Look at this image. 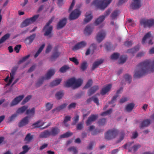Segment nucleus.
Here are the masks:
<instances>
[{"label":"nucleus","instance_id":"35","mask_svg":"<svg viewBox=\"0 0 154 154\" xmlns=\"http://www.w3.org/2000/svg\"><path fill=\"white\" fill-rule=\"evenodd\" d=\"M10 36V35L9 33H7L4 35L0 39V44L4 42L6 40L8 39Z\"/></svg>","mask_w":154,"mask_h":154},{"label":"nucleus","instance_id":"12","mask_svg":"<svg viewBox=\"0 0 154 154\" xmlns=\"http://www.w3.org/2000/svg\"><path fill=\"white\" fill-rule=\"evenodd\" d=\"M133 2L130 5L131 8L133 10L139 9L142 6V4L140 0H133Z\"/></svg>","mask_w":154,"mask_h":154},{"label":"nucleus","instance_id":"49","mask_svg":"<svg viewBox=\"0 0 154 154\" xmlns=\"http://www.w3.org/2000/svg\"><path fill=\"white\" fill-rule=\"evenodd\" d=\"M106 122V119L104 118H102L99 119L98 122V123L99 125H104Z\"/></svg>","mask_w":154,"mask_h":154},{"label":"nucleus","instance_id":"41","mask_svg":"<svg viewBox=\"0 0 154 154\" xmlns=\"http://www.w3.org/2000/svg\"><path fill=\"white\" fill-rule=\"evenodd\" d=\"M61 80L59 79L55 80L50 83V86L51 87H53L58 85L61 82Z\"/></svg>","mask_w":154,"mask_h":154},{"label":"nucleus","instance_id":"40","mask_svg":"<svg viewBox=\"0 0 154 154\" xmlns=\"http://www.w3.org/2000/svg\"><path fill=\"white\" fill-rule=\"evenodd\" d=\"M140 146L139 144L136 145L132 147H129L128 150L129 152H131L133 150L134 152H135L140 147Z\"/></svg>","mask_w":154,"mask_h":154},{"label":"nucleus","instance_id":"2","mask_svg":"<svg viewBox=\"0 0 154 154\" xmlns=\"http://www.w3.org/2000/svg\"><path fill=\"white\" fill-rule=\"evenodd\" d=\"M82 83V80L81 79H75V78H72L65 83L64 86L66 87H72L73 89H75L81 86Z\"/></svg>","mask_w":154,"mask_h":154},{"label":"nucleus","instance_id":"20","mask_svg":"<svg viewBox=\"0 0 154 154\" xmlns=\"http://www.w3.org/2000/svg\"><path fill=\"white\" fill-rule=\"evenodd\" d=\"M60 132L59 128L57 127H52L51 130L49 131L51 136H55L58 134Z\"/></svg>","mask_w":154,"mask_h":154},{"label":"nucleus","instance_id":"48","mask_svg":"<svg viewBox=\"0 0 154 154\" xmlns=\"http://www.w3.org/2000/svg\"><path fill=\"white\" fill-rule=\"evenodd\" d=\"M31 95H29L26 97L22 101L21 103L22 105L24 104L26 102H28L31 98Z\"/></svg>","mask_w":154,"mask_h":154},{"label":"nucleus","instance_id":"11","mask_svg":"<svg viewBox=\"0 0 154 154\" xmlns=\"http://www.w3.org/2000/svg\"><path fill=\"white\" fill-rule=\"evenodd\" d=\"M81 14V11L78 9H76L70 14L69 18L70 20H73L77 19Z\"/></svg>","mask_w":154,"mask_h":154},{"label":"nucleus","instance_id":"47","mask_svg":"<svg viewBox=\"0 0 154 154\" xmlns=\"http://www.w3.org/2000/svg\"><path fill=\"white\" fill-rule=\"evenodd\" d=\"M68 150L69 152H72L74 154H76L78 150L76 149V147L74 146H72L68 149Z\"/></svg>","mask_w":154,"mask_h":154},{"label":"nucleus","instance_id":"19","mask_svg":"<svg viewBox=\"0 0 154 154\" xmlns=\"http://www.w3.org/2000/svg\"><path fill=\"white\" fill-rule=\"evenodd\" d=\"M85 18L84 20L85 23H87L91 21L93 18V16L91 11H89L86 13Z\"/></svg>","mask_w":154,"mask_h":154},{"label":"nucleus","instance_id":"21","mask_svg":"<svg viewBox=\"0 0 154 154\" xmlns=\"http://www.w3.org/2000/svg\"><path fill=\"white\" fill-rule=\"evenodd\" d=\"M94 29L92 25H88L86 26L84 30V33L86 35H89L91 33Z\"/></svg>","mask_w":154,"mask_h":154},{"label":"nucleus","instance_id":"56","mask_svg":"<svg viewBox=\"0 0 154 154\" xmlns=\"http://www.w3.org/2000/svg\"><path fill=\"white\" fill-rule=\"evenodd\" d=\"M21 48V45H17L14 47V50L16 53H18L20 50Z\"/></svg>","mask_w":154,"mask_h":154},{"label":"nucleus","instance_id":"37","mask_svg":"<svg viewBox=\"0 0 154 154\" xmlns=\"http://www.w3.org/2000/svg\"><path fill=\"white\" fill-rule=\"evenodd\" d=\"M73 133L69 131H68L66 133L61 135L60 136V139L67 138L72 136Z\"/></svg>","mask_w":154,"mask_h":154},{"label":"nucleus","instance_id":"61","mask_svg":"<svg viewBox=\"0 0 154 154\" xmlns=\"http://www.w3.org/2000/svg\"><path fill=\"white\" fill-rule=\"evenodd\" d=\"M79 116L78 115H77L74 118L73 122H72V124L75 125L79 120Z\"/></svg>","mask_w":154,"mask_h":154},{"label":"nucleus","instance_id":"22","mask_svg":"<svg viewBox=\"0 0 154 154\" xmlns=\"http://www.w3.org/2000/svg\"><path fill=\"white\" fill-rule=\"evenodd\" d=\"M28 118V116H27L22 119L19 123L18 126L19 127H21L27 125L29 122Z\"/></svg>","mask_w":154,"mask_h":154},{"label":"nucleus","instance_id":"18","mask_svg":"<svg viewBox=\"0 0 154 154\" xmlns=\"http://www.w3.org/2000/svg\"><path fill=\"white\" fill-rule=\"evenodd\" d=\"M67 22V19L66 18L60 20L57 24V29H59L64 27L66 24Z\"/></svg>","mask_w":154,"mask_h":154},{"label":"nucleus","instance_id":"60","mask_svg":"<svg viewBox=\"0 0 154 154\" xmlns=\"http://www.w3.org/2000/svg\"><path fill=\"white\" fill-rule=\"evenodd\" d=\"M92 100L97 105H99V100L98 98L95 96H94L92 97Z\"/></svg>","mask_w":154,"mask_h":154},{"label":"nucleus","instance_id":"50","mask_svg":"<svg viewBox=\"0 0 154 154\" xmlns=\"http://www.w3.org/2000/svg\"><path fill=\"white\" fill-rule=\"evenodd\" d=\"M69 60L72 62L74 63L76 65H78L79 63V62L76 58L73 57L69 58Z\"/></svg>","mask_w":154,"mask_h":154},{"label":"nucleus","instance_id":"43","mask_svg":"<svg viewBox=\"0 0 154 154\" xmlns=\"http://www.w3.org/2000/svg\"><path fill=\"white\" fill-rule=\"evenodd\" d=\"M127 57L125 55H122L120 57L119 60V64H122L125 63Z\"/></svg>","mask_w":154,"mask_h":154},{"label":"nucleus","instance_id":"52","mask_svg":"<svg viewBox=\"0 0 154 154\" xmlns=\"http://www.w3.org/2000/svg\"><path fill=\"white\" fill-rule=\"evenodd\" d=\"M125 78L126 81H128V82L129 84L131 81V76L128 74H126L125 75Z\"/></svg>","mask_w":154,"mask_h":154},{"label":"nucleus","instance_id":"54","mask_svg":"<svg viewBox=\"0 0 154 154\" xmlns=\"http://www.w3.org/2000/svg\"><path fill=\"white\" fill-rule=\"evenodd\" d=\"M53 106V104H51L50 103H47L46 105V110L48 111L51 109L52 108Z\"/></svg>","mask_w":154,"mask_h":154},{"label":"nucleus","instance_id":"31","mask_svg":"<svg viewBox=\"0 0 154 154\" xmlns=\"http://www.w3.org/2000/svg\"><path fill=\"white\" fill-rule=\"evenodd\" d=\"M105 18V16L103 15L100 16L96 20L95 24L97 25L101 23L104 20Z\"/></svg>","mask_w":154,"mask_h":154},{"label":"nucleus","instance_id":"33","mask_svg":"<svg viewBox=\"0 0 154 154\" xmlns=\"http://www.w3.org/2000/svg\"><path fill=\"white\" fill-rule=\"evenodd\" d=\"M64 95V93L63 91H60L57 92L55 94V97L58 100L61 99Z\"/></svg>","mask_w":154,"mask_h":154},{"label":"nucleus","instance_id":"23","mask_svg":"<svg viewBox=\"0 0 154 154\" xmlns=\"http://www.w3.org/2000/svg\"><path fill=\"white\" fill-rule=\"evenodd\" d=\"M99 89L98 86L95 85L91 87L88 90V95L90 96L94 94Z\"/></svg>","mask_w":154,"mask_h":154},{"label":"nucleus","instance_id":"36","mask_svg":"<svg viewBox=\"0 0 154 154\" xmlns=\"http://www.w3.org/2000/svg\"><path fill=\"white\" fill-rule=\"evenodd\" d=\"M35 113V108H33L31 109H26V114L29 115L30 116H34Z\"/></svg>","mask_w":154,"mask_h":154},{"label":"nucleus","instance_id":"51","mask_svg":"<svg viewBox=\"0 0 154 154\" xmlns=\"http://www.w3.org/2000/svg\"><path fill=\"white\" fill-rule=\"evenodd\" d=\"M83 122H81L79 123L77 125V129L78 130H81L83 128Z\"/></svg>","mask_w":154,"mask_h":154},{"label":"nucleus","instance_id":"8","mask_svg":"<svg viewBox=\"0 0 154 154\" xmlns=\"http://www.w3.org/2000/svg\"><path fill=\"white\" fill-rule=\"evenodd\" d=\"M141 25H143L144 27H150L154 24V20L152 19L149 20L142 19L140 20Z\"/></svg>","mask_w":154,"mask_h":154},{"label":"nucleus","instance_id":"25","mask_svg":"<svg viewBox=\"0 0 154 154\" xmlns=\"http://www.w3.org/2000/svg\"><path fill=\"white\" fill-rule=\"evenodd\" d=\"M51 136L49 131L48 130H46L44 131L41 133L39 137L42 138H46Z\"/></svg>","mask_w":154,"mask_h":154},{"label":"nucleus","instance_id":"58","mask_svg":"<svg viewBox=\"0 0 154 154\" xmlns=\"http://www.w3.org/2000/svg\"><path fill=\"white\" fill-rule=\"evenodd\" d=\"M30 57V55H28L25 57H23L21 60H19L18 63H20L25 61L27 59Z\"/></svg>","mask_w":154,"mask_h":154},{"label":"nucleus","instance_id":"13","mask_svg":"<svg viewBox=\"0 0 154 154\" xmlns=\"http://www.w3.org/2000/svg\"><path fill=\"white\" fill-rule=\"evenodd\" d=\"M24 95H23L15 98L10 103V106H13L17 105L24 98Z\"/></svg>","mask_w":154,"mask_h":154},{"label":"nucleus","instance_id":"14","mask_svg":"<svg viewBox=\"0 0 154 154\" xmlns=\"http://www.w3.org/2000/svg\"><path fill=\"white\" fill-rule=\"evenodd\" d=\"M36 36V34H33L27 37L24 40V42L27 45H29L33 42Z\"/></svg>","mask_w":154,"mask_h":154},{"label":"nucleus","instance_id":"7","mask_svg":"<svg viewBox=\"0 0 154 154\" xmlns=\"http://www.w3.org/2000/svg\"><path fill=\"white\" fill-rule=\"evenodd\" d=\"M38 17V15H36L29 18L25 19L21 24V27L23 28L29 26V24L34 22Z\"/></svg>","mask_w":154,"mask_h":154},{"label":"nucleus","instance_id":"39","mask_svg":"<svg viewBox=\"0 0 154 154\" xmlns=\"http://www.w3.org/2000/svg\"><path fill=\"white\" fill-rule=\"evenodd\" d=\"M139 49V47L136 46L134 48L128 50L127 52L128 53L133 54L136 52Z\"/></svg>","mask_w":154,"mask_h":154},{"label":"nucleus","instance_id":"34","mask_svg":"<svg viewBox=\"0 0 154 154\" xmlns=\"http://www.w3.org/2000/svg\"><path fill=\"white\" fill-rule=\"evenodd\" d=\"M134 104L133 103H131L127 105L125 107V109L128 112H130L134 108Z\"/></svg>","mask_w":154,"mask_h":154},{"label":"nucleus","instance_id":"3","mask_svg":"<svg viewBox=\"0 0 154 154\" xmlns=\"http://www.w3.org/2000/svg\"><path fill=\"white\" fill-rule=\"evenodd\" d=\"M112 0H94L92 4L100 10H104Z\"/></svg>","mask_w":154,"mask_h":154},{"label":"nucleus","instance_id":"27","mask_svg":"<svg viewBox=\"0 0 154 154\" xmlns=\"http://www.w3.org/2000/svg\"><path fill=\"white\" fill-rule=\"evenodd\" d=\"M44 122H42V120H39L32 125L33 128H40L44 125Z\"/></svg>","mask_w":154,"mask_h":154},{"label":"nucleus","instance_id":"9","mask_svg":"<svg viewBox=\"0 0 154 154\" xmlns=\"http://www.w3.org/2000/svg\"><path fill=\"white\" fill-rule=\"evenodd\" d=\"M106 33L105 31L102 30L99 32L97 34L96 38L97 42L100 43L105 38L106 36Z\"/></svg>","mask_w":154,"mask_h":154},{"label":"nucleus","instance_id":"17","mask_svg":"<svg viewBox=\"0 0 154 154\" xmlns=\"http://www.w3.org/2000/svg\"><path fill=\"white\" fill-rule=\"evenodd\" d=\"M112 85L111 84H109L104 86L102 89L100 93L103 95H104L108 92L112 88Z\"/></svg>","mask_w":154,"mask_h":154},{"label":"nucleus","instance_id":"38","mask_svg":"<svg viewBox=\"0 0 154 154\" xmlns=\"http://www.w3.org/2000/svg\"><path fill=\"white\" fill-rule=\"evenodd\" d=\"M88 66V65L87 62L84 61L82 63L80 68L82 71H84L87 69Z\"/></svg>","mask_w":154,"mask_h":154},{"label":"nucleus","instance_id":"44","mask_svg":"<svg viewBox=\"0 0 154 154\" xmlns=\"http://www.w3.org/2000/svg\"><path fill=\"white\" fill-rule=\"evenodd\" d=\"M120 56V54L118 53H114L110 57V58L112 60H116L118 59Z\"/></svg>","mask_w":154,"mask_h":154},{"label":"nucleus","instance_id":"59","mask_svg":"<svg viewBox=\"0 0 154 154\" xmlns=\"http://www.w3.org/2000/svg\"><path fill=\"white\" fill-rule=\"evenodd\" d=\"M54 18L52 17L51 19L47 23L45 26L44 27V29H46L47 28L49 27V25L52 23L53 21Z\"/></svg>","mask_w":154,"mask_h":154},{"label":"nucleus","instance_id":"62","mask_svg":"<svg viewBox=\"0 0 154 154\" xmlns=\"http://www.w3.org/2000/svg\"><path fill=\"white\" fill-rule=\"evenodd\" d=\"M133 44L132 41H127L125 42L124 45L126 46L129 47L131 46Z\"/></svg>","mask_w":154,"mask_h":154},{"label":"nucleus","instance_id":"15","mask_svg":"<svg viewBox=\"0 0 154 154\" xmlns=\"http://www.w3.org/2000/svg\"><path fill=\"white\" fill-rule=\"evenodd\" d=\"M98 117L97 115H91L88 118L86 122V125L88 126L91 124L94 121L98 118Z\"/></svg>","mask_w":154,"mask_h":154},{"label":"nucleus","instance_id":"5","mask_svg":"<svg viewBox=\"0 0 154 154\" xmlns=\"http://www.w3.org/2000/svg\"><path fill=\"white\" fill-rule=\"evenodd\" d=\"M118 134V131L115 129L109 130L105 134V138L107 140L115 138Z\"/></svg>","mask_w":154,"mask_h":154},{"label":"nucleus","instance_id":"64","mask_svg":"<svg viewBox=\"0 0 154 154\" xmlns=\"http://www.w3.org/2000/svg\"><path fill=\"white\" fill-rule=\"evenodd\" d=\"M76 103H72L70 104L68 106V109H70L72 108H75V107Z\"/></svg>","mask_w":154,"mask_h":154},{"label":"nucleus","instance_id":"29","mask_svg":"<svg viewBox=\"0 0 154 154\" xmlns=\"http://www.w3.org/2000/svg\"><path fill=\"white\" fill-rule=\"evenodd\" d=\"M67 105V104L66 103H64L60 106L56 107L55 109L53 110V112L55 111L58 112L60 111L61 110L65 108Z\"/></svg>","mask_w":154,"mask_h":154},{"label":"nucleus","instance_id":"63","mask_svg":"<svg viewBox=\"0 0 154 154\" xmlns=\"http://www.w3.org/2000/svg\"><path fill=\"white\" fill-rule=\"evenodd\" d=\"M17 114L16 113L11 115V116L9 118V121L10 122L12 121L17 117Z\"/></svg>","mask_w":154,"mask_h":154},{"label":"nucleus","instance_id":"57","mask_svg":"<svg viewBox=\"0 0 154 154\" xmlns=\"http://www.w3.org/2000/svg\"><path fill=\"white\" fill-rule=\"evenodd\" d=\"M112 112V109H109L108 110H107V111H106L105 112H102L101 114V115L102 116H103L106 115H107L108 114H110V113H111Z\"/></svg>","mask_w":154,"mask_h":154},{"label":"nucleus","instance_id":"16","mask_svg":"<svg viewBox=\"0 0 154 154\" xmlns=\"http://www.w3.org/2000/svg\"><path fill=\"white\" fill-rule=\"evenodd\" d=\"M86 45V43L84 41H81L75 45L72 48V50L73 51L78 50L80 48L84 47Z\"/></svg>","mask_w":154,"mask_h":154},{"label":"nucleus","instance_id":"53","mask_svg":"<svg viewBox=\"0 0 154 154\" xmlns=\"http://www.w3.org/2000/svg\"><path fill=\"white\" fill-rule=\"evenodd\" d=\"M118 11H114L111 15V17L112 19H115L118 16Z\"/></svg>","mask_w":154,"mask_h":154},{"label":"nucleus","instance_id":"55","mask_svg":"<svg viewBox=\"0 0 154 154\" xmlns=\"http://www.w3.org/2000/svg\"><path fill=\"white\" fill-rule=\"evenodd\" d=\"M125 135V134L124 131H122L120 133L119 140H118V143L121 142L123 139Z\"/></svg>","mask_w":154,"mask_h":154},{"label":"nucleus","instance_id":"24","mask_svg":"<svg viewBox=\"0 0 154 154\" xmlns=\"http://www.w3.org/2000/svg\"><path fill=\"white\" fill-rule=\"evenodd\" d=\"M151 121L149 119H146L144 120L141 123L140 127V129L144 127L148 126L150 123Z\"/></svg>","mask_w":154,"mask_h":154},{"label":"nucleus","instance_id":"42","mask_svg":"<svg viewBox=\"0 0 154 154\" xmlns=\"http://www.w3.org/2000/svg\"><path fill=\"white\" fill-rule=\"evenodd\" d=\"M33 138V136L31 135L30 133H28L26 136L24 140L27 142H29L32 140Z\"/></svg>","mask_w":154,"mask_h":154},{"label":"nucleus","instance_id":"30","mask_svg":"<svg viewBox=\"0 0 154 154\" xmlns=\"http://www.w3.org/2000/svg\"><path fill=\"white\" fill-rule=\"evenodd\" d=\"M53 30V26H51L49 27H48L46 28V29H43V31H45V32L44 34L45 36H48L50 35L51 34V32Z\"/></svg>","mask_w":154,"mask_h":154},{"label":"nucleus","instance_id":"32","mask_svg":"<svg viewBox=\"0 0 154 154\" xmlns=\"http://www.w3.org/2000/svg\"><path fill=\"white\" fill-rule=\"evenodd\" d=\"M60 54V53L57 51V49H56L55 51L53 54L52 56L51 57V61H53L54 60L58 57Z\"/></svg>","mask_w":154,"mask_h":154},{"label":"nucleus","instance_id":"28","mask_svg":"<svg viewBox=\"0 0 154 154\" xmlns=\"http://www.w3.org/2000/svg\"><path fill=\"white\" fill-rule=\"evenodd\" d=\"M27 106H24L19 108L17 110L16 112L17 114H22L28 108Z\"/></svg>","mask_w":154,"mask_h":154},{"label":"nucleus","instance_id":"45","mask_svg":"<svg viewBox=\"0 0 154 154\" xmlns=\"http://www.w3.org/2000/svg\"><path fill=\"white\" fill-rule=\"evenodd\" d=\"M69 66L67 65H64L62 66L60 69L59 71L61 73H64L66 72L67 70L69 69Z\"/></svg>","mask_w":154,"mask_h":154},{"label":"nucleus","instance_id":"46","mask_svg":"<svg viewBox=\"0 0 154 154\" xmlns=\"http://www.w3.org/2000/svg\"><path fill=\"white\" fill-rule=\"evenodd\" d=\"M92 80L91 79L89 80L84 87V88L87 89L88 88L92 85Z\"/></svg>","mask_w":154,"mask_h":154},{"label":"nucleus","instance_id":"26","mask_svg":"<svg viewBox=\"0 0 154 154\" xmlns=\"http://www.w3.org/2000/svg\"><path fill=\"white\" fill-rule=\"evenodd\" d=\"M103 60L102 59L94 62L93 64L92 67V70H94L95 69L97 68L98 66L101 64L103 62Z\"/></svg>","mask_w":154,"mask_h":154},{"label":"nucleus","instance_id":"1","mask_svg":"<svg viewBox=\"0 0 154 154\" xmlns=\"http://www.w3.org/2000/svg\"><path fill=\"white\" fill-rule=\"evenodd\" d=\"M153 72L154 60L152 62L150 60H147L137 65L134 76V78H140L146 74Z\"/></svg>","mask_w":154,"mask_h":154},{"label":"nucleus","instance_id":"10","mask_svg":"<svg viewBox=\"0 0 154 154\" xmlns=\"http://www.w3.org/2000/svg\"><path fill=\"white\" fill-rule=\"evenodd\" d=\"M152 39L153 37L151 36L150 32H148L146 33L143 37L142 41V43L143 44H144L146 42V41L147 40H149L148 44L149 45H152L153 44L152 42Z\"/></svg>","mask_w":154,"mask_h":154},{"label":"nucleus","instance_id":"4","mask_svg":"<svg viewBox=\"0 0 154 154\" xmlns=\"http://www.w3.org/2000/svg\"><path fill=\"white\" fill-rule=\"evenodd\" d=\"M55 72L53 69L49 70L45 75V77L42 76L39 78L36 83V86L39 87L43 83L44 80L50 79L55 73Z\"/></svg>","mask_w":154,"mask_h":154},{"label":"nucleus","instance_id":"6","mask_svg":"<svg viewBox=\"0 0 154 154\" xmlns=\"http://www.w3.org/2000/svg\"><path fill=\"white\" fill-rule=\"evenodd\" d=\"M38 17V15H36L29 18L25 19L21 24V27L23 28L29 26V24L34 22Z\"/></svg>","mask_w":154,"mask_h":154}]
</instances>
